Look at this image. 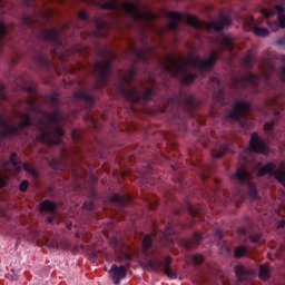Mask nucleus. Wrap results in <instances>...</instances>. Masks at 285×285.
<instances>
[{"label":"nucleus","instance_id":"obj_1","mask_svg":"<svg viewBox=\"0 0 285 285\" xmlns=\"http://www.w3.org/2000/svg\"><path fill=\"white\" fill-rule=\"evenodd\" d=\"M255 153L259 155H268V145L257 134H253L249 141V148L243 150L240 155L242 161L244 164L237 169L236 174L233 176L234 181H237L240 186L247 189L249 197L252 199H257V185L253 180V177H264L269 175V177H275L279 184L285 188V161H281L278 167L275 163H268L262 166V163L255 160Z\"/></svg>","mask_w":285,"mask_h":285},{"label":"nucleus","instance_id":"obj_2","mask_svg":"<svg viewBox=\"0 0 285 285\" xmlns=\"http://www.w3.org/2000/svg\"><path fill=\"white\" fill-rule=\"evenodd\" d=\"M217 59H219V51H213L206 59H200L199 57L184 59L181 57L167 56L166 62H161V66L167 75L177 77L181 83H193L197 79V73L190 70L208 72L217 63Z\"/></svg>","mask_w":285,"mask_h":285},{"label":"nucleus","instance_id":"obj_3","mask_svg":"<svg viewBox=\"0 0 285 285\" xmlns=\"http://www.w3.org/2000/svg\"><path fill=\"white\" fill-rule=\"evenodd\" d=\"M49 102L53 108L52 112H43L38 120L36 128L38 130V139L41 144L55 146L61 144V139H63V114L61 112V109L58 108L59 95H51Z\"/></svg>","mask_w":285,"mask_h":285},{"label":"nucleus","instance_id":"obj_4","mask_svg":"<svg viewBox=\"0 0 285 285\" xmlns=\"http://www.w3.org/2000/svg\"><path fill=\"white\" fill-rule=\"evenodd\" d=\"M39 112V107L35 101H30L29 111L21 115L20 122L10 125V120L4 116H0V135L1 137H19L26 131V128L32 126V115Z\"/></svg>","mask_w":285,"mask_h":285},{"label":"nucleus","instance_id":"obj_5","mask_svg":"<svg viewBox=\"0 0 285 285\" xmlns=\"http://www.w3.org/2000/svg\"><path fill=\"white\" fill-rule=\"evenodd\" d=\"M185 21L187 26L191 28L202 29L204 28L207 32H222L226 26H230V18L228 16L220 14L218 19L212 22H204L194 16H186Z\"/></svg>","mask_w":285,"mask_h":285},{"label":"nucleus","instance_id":"obj_6","mask_svg":"<svg viewBox=\"0 0 285 285\" xmlns=\"http://www.w3.org/2000/svg\"><path fill=\"white\" fill-rule=\"evenodd\" d=\"M261 14L266 19V26L275 32L279 28H285V3L276 4L272 9L262 8Z\"/></svg>","mask_w":285,"mask_h":285},{"label":"nucleus","instance_id":"obj_7","mask_svg":"<svg viewBox=\"0 0 285 285\" xmlns=\"http://www.w3.org/2000/svg\"><path fill=\"white\" fill-rule=\"evenodd\" d=\"M102 8L105 10H114V12H127L131 19H135V21H141V19H145L146 13H142L139 11V7H137V3L132 2H118L117 0H108L102 4Z\"/></svg>","mask_w":285,"mask_h":285},{"label":"nucleus","instance_id":"obj_8","mask_svg":"<svg viewBox=\"0 0 285 285\" xmlns=\"http://www.w3.org/2000/svg\"><path fill=\"white\" fill-rule=\"evenodd\" d=\"M250 112V104L242 100H236L233 110L228 114V119L238 121L243 128H250L252 122L246 115Z\"/></svg>","mask_w":285,"mask_h":285},{"label":"nucleus","instance_id":"obj_9","mask_svg":"<svg viewBox=\"0 0 285 285\" xmlns=\"http://www.w3.org/2000/svg\"><path fill=\"white\" fill-rule=\"evenodd\" d=\"M122 95L127 101L131 102L150 101L155 90L153 88L139 90L137 87L130 86L129 89L122 88Z\"/></svg>","mask_w":285,"mask_h":285},{"label":"nucleus","instance_id":"obj_10","mask_svg":"<svg viewBox=\"0 0 285 285\" xmlns=\"http://www.w3.org/2000/svg\"><path fill=\"white\" fill-rule=\"evenodd\" d=\"M173 258L167 256L164 261L159 258L149 259L147 266L150 268V271H163L165 275L169 277V279H177V273H175L173 267H170Z\"/></svg>","mask_w":285,"mask_h":285},{"label":"nucleus","instance_id":"obj_11","mask_svg":"<svg viewBox=\"0 0 285 285\" xmlns=\"http://www.w3.org/2000/svg\"><path fill=\"white\" fill-rule=\"evenodd\" d=\"M262 83V77L255 73H247L235 81L236 90H246L250 88L254 92H257V87Z\"/></svg>","mask_w":285,"mask_h":285},{"label":"nucleus","instance_id":"obj_12","mask_svg":"<svg viewBox=\"0 0 285 285\" xmlns=\"http://www.w3.org/2000/svg\"><path fill=\"white\" fill-rule=\"evenodd\" d=\"M173 235H175L173 224H167L164 232L155 229L154 239L159 242L161 246H168V244H173Z\"/></svg>","mask_w":285,"mask_h":285},{"label":"nucleus","instance_id":"obj_13","mask_svg":"<svg viewBox=\"0 0 285 285\" xmlns=\"http://www.w3.org/2000/svg\"><path fill=\"white\" fill-rule=\"evenodd\" d=\"M111 244L116 248V259L117 262H119V264H128V262H132V253L124 252V248L119 239L114 238L111 240Z\"/></svg>","mask_w":285,"mask_h":285},{"label":"nucleus","instance_id":"obj_14","mask_svg":"<svg viewBox=\"0 0 285 285\" xmlns=\"http://www.w3.org/2000/svg\"><path fill=\"white\" fill-rule=\"evenodd\" d=\"M95 70L97 72V75L99 76L100 86L101 87L108 86V77H109L110 70H111L110 62H106V63L96 62Z\"/></svg>","mask_w":285,"mask_h":285},{"label":"nucleus","instance_id":"obj_15","mask_svg":"<svg viewBox=\"0 0 285 285\" xmlns=\"http://www.w3.org/2000/svg\"><path fill=\"white\" fill-rule=\"evenodd\" d=\"M127 273H128V269L124 265L117 266L114 264L109 271V275L114 279L115 285H119L121 279L126 278Z\"/></svg>","mask_w":285,"mask_h":285},{"label":"nucleus","instance_id":"obj_16","mask_svg":"<svg viewBox=\"0 0 285 285\" xmlns=\"http://www.w3.org/2000/svg\"><path fill=\"white\" fill-rule=\"evenodd\" d=\"M12 169L14 170L16 175L21 173V160H19L17 154H11L9 161L4 163L3 165L4 173H10Z\"/></svg>","mask_w":285,"mask_h":285},{"label":"nucleus","instance_id":"obj_17","mask_svg":"<svg viewBox=\"0 0 285 285\" xmlns=\"http://www.w3.org/2000/svg\"><path fill=\"white\" fill-rule=\"evenodd\" d=\"M257 271L253 267L244 266L242 264L235 266V274L239 282L246 281L247 277H250V275H255Z\"/></svg>","mask_w":285,"mask_h":285},{"label":"nucleus","instance_id":"obj_18","mask_svg":"<svg viewBox=\"0 0 285 285\" xmlns=\"http://www.w3.org/2000/svg\"><path fill=\"white\" fill-rule=\"evenodd\" d=\"M43 37L46 41L55 43L56 46H61V30L57 28L46 29L43 31Z\"/></svg>","mask_w":285,"mask_h":285},{"label":"nucleus","instance_id":"obj_19","mask_svg":"<svg viewBox=\"0 0 285 285\" xmlns=\"http://www.w3.org/2000/svg\"><path fill=\"white\" fill-rule=\"evenodd\" d=\"M284 92L278 94L275 96L272 100L267 101V108L272 110L275 119H279V116L282 115V106H279L281 99H283Z\"/></svg>","mask_w":285,"mask_h":285},{"label":"nucleus","instance_id":"obj_20","mask_svg":"<svg viewBox=\"0 0 285 285\" xmlns=\"http://www.w3.org/2000/svg\"><path fill=\"white\" fill-rule=\"evenodd\" d=\"M248 23L256 37H268V35H271L268 29L264 28L262 22L255 20V18H249Z\"/></svg>","mask_w":285,"mask_h":285},{"label":"nucleus","instance_id":"obj_21","mask_svg":"<svg viewBox=\"0 0 285 285\" xmlns=\"http://www.w3.org/2000/svg\"><path fill=\"white\" fill-rule=\"evenodd\" d=\"M109 202L115 206H119V208H124V206L132 202V197L130 195L112 194L109 197Z\"/></svg>","mask_w":285,"mask_h":285},{"label":"nucleus","instance_id":"obj_22","mask_svg":"<svg viewBox=\"0 0 285 285\" xmlns=\"http://www.w3.org/2000/svg\"><path fill=\"white\" fill-rule=\"evenodd\" d=\"M75 98L78 99L79 101H82L86 108H88L89 110L90 108H92L95 104V98L90 94L83 90L76 92Z\"/></svg>","mask_w":285,"mask_h":285},{"label":"nucleus","instance_id":"obj_23","mask_svg":"<svg viewBox=\"0 0 285 285\" xmlns=\"http://www.w3.org/2000/svg\"><path fill=\"white\" fill-rule=\"evenodd\" d=\"M169 23L167 26L168 30L175 32L179 28V23L184 21V18L178 12H169L168 13Z\"/></svg>","mask_w":285,"mask_h":285},{"label":"nucleus","instance_id":"obj_24","mask_svg":"<svg viewBox=\"0 0 285 285\" xmlns=\"http://www.w3.org/2000/svg\"><path fill=\"white\" fill-rule=\"evenodd\" d=\"M66 159H68V151L63 149V154L61 156V159H53L51 160V168L53 170H66Z\"/></svg>","mask_w":285,"mask_h":285},{"label":"nucleus","instance_id":"obj_25","mask_svg":"<svg viewBox=\"0 0 285 285\" xmlns=\"http://www.w3.org/2000/svg\"><path fill=\"white\" fill-rule=\"evenodd\" d=\"M204 239V235L199 233H194L191 239H188L185 242V248L190 249V248H197L199 246V243Z\"/></svg>","mask_w":285,"mask_h":285},{"label":"nucleus","instance_id":"obj_26","mask_svg":"<svg viewBox=\"0 0 285 285\" xmlns=\"http://www.w3.org/2000/svg\"><path fill=\"white\" fill-rule=\"evenodd\" d=\"M39 208L42 213H49L50 215H55V213H57V205L50 200L40 203Z\"/></svg>","mask_w":285,"mask_h":285},{"label":"nucleus","instance_id":"obj_27","mask_svg":"<svg viewBox=\"0 0 285 285\" xmlns=\"http://www.w3.org/2000/svg\"><path fill=\"white\" fill-rule=\"evenodd\" d=\"M258 277L259 279H263V282H267V279H271V269L265 265H261Z\"/></svg>","mask_w":285,"mask_h":285},{"label":"nucleus","instance_id":"obj_28","mask_svg":"<svg viewBox=\"0 0 285 285\" xmlns=\"http://www.w3.org/2000/svg\"><path fill=\"white\" fill-rule=\"evenodd\" d=\"M228 150H229L228 145H223L219 149H214L212 151V155L213 157H215V159H220V157H224V155H226Z\"/></svg>","mask_w":285,"mask_h":285},{"label":"nucleus","instance_id":"obj_29","mask_svg":"<svg viewBox=\"0 0 285 285\" xmlns=\"http://www.w3.org/2000/svg\"><path fill=\"white\" fill-rule=\"evenodd\" d=\"M281 62H282V68L278 71V78L281 80V83L283 86V90H285V56L279 57Z\"/></svg>","mask_w":285,"mask_h":285},{"label":"nucleus","instance_id":"obj_30","mask_svg":"<svg viewBox=\"0 0 285 285\" xmlns=\"http://www.w3.org/2000/svg\"><path fill=\"white\" fill-rule=\"evenodd\" d=\"M220 43H222V46H223L226 50H229V52H230V50H233L234 43H233V39H232L230 37H228V36H222V37H220Z\"/></svg>","mask_w":285,"mask_h":285},{"label":"nucleus","instance_id":"obj_31","mask_svg":"<svg viewBox=\"0 0 285 285\" xmlns=\"http://www.w3.org/2000/svg\"><path fill=\"white\" fill-rule=\"evenodd\" d=\"M8 27L3 22H0V48L3 46L6 39H8Z\"/></svg>","mask_w":285,"mask_h":285},{"label":"nucleus","instance_id":"obj_32","mask_svg":"<svg viewBox=\"0 0 285 285\" xmlns=\"http://www.w3.org/2000/svg\"><path fill=\"white\" fill-rule=\"evenodd\" d=\"M150 246H153V236L147 235L142 239L144 253H148V250H150Z\"/></svg>","mask_w":285,"mask_h":285},{"label":"nucleus","instance_id":"obj_33","mask_svg":"<svg viewBox=\"0 0 285 285\" xmlns=\"http://www.w3.org/2000/svg\"><path fill=\"white\" fill-rule=\"evenodd\" d=\"M243 61L246 68H252L253 62L255 61V56H253V52L248 51Z\"/></svg>","mask_w":285,"mask_h":285},{"label":"nucleus","instance_id":"obj_34","mask_svg":"<svg viewBox=\"0 0 285 285\" xmlns=\"http://www.w3.org/2000/svg\"><path fill=\"white\" fill-rule=\"evenodd\" d=\"M23 169L27 173H29V175H32V177H39V173L37 171V169H35V167H32V165L30 163H24Z\"/></svg>","mask_w":285,"mask_h":285},{"label":"nucleus","instance_id":"obj_35","mask_svg":"<svg viewBox=\"0 0 285 285\" xmlns=\"http://www.w3.org/2000/svg\"><path fill=\"white\" fill-rule=\"evenodd\" d=\"M248 253V247L247 246H239V247H236L235 249V257L239 258V257H244L245 255H247Z\"/></svg>","mask_w":285,"mask_h":285},{"label":"nucleus","instance_id":"obj_36","mask_svg":"<svg viewBox=\"0 0 285 285\" xmlns=\"http://www.w3.org/2000/svg\"><path fill=\"white\" fill-rule=\"evenodd\" d=\"M271 73H263V78L265 79V83H271L273 81V72H275V67H269Z\"/></svg>","mask_w":285,"mask_h":285},{"label":"nucleus","instance_id":"obj_37","mask_svg":"<svg viewBox=\"0 0 285 285\" xmlns=\"http://www.w3.org/2000/svg\"><path fill=\"white\" fill-rule=\"evenodd\" d=\"M195 266H199V264H204V256L200 254H196L191 257Z\"/></svg>","mask_w":285,"mask_h":285},{"label":"nucleus","instance_id":"obj_38","mask_svg":"<svg viewBox=\"0 0 285 285\" xmlns=\"http://www.w3.org/2000/svg\"><path fill=\"white\" fill-rule=\"evenodd\" d=\"M199 171H200L203 179H206V177H208V173H210V168H208V166L202 165L199 167Z\"/></svg>","mask_w":285,"mask_h":285},{"label":"nucleus","instance_id":"obj_39","mask_svg":"<svg viewBox=\"0 0 285 285\" xmlns=\"http://www.w3.org/2000/svg\"><path fill=\"white\" fill-rule=\"evenodd\" d=\"M244 199H246V195L242 191H236L233 197L234 202H244Z\"/></svg>","mask_w":285,"mask_h":285},{"label":"nucleus","instance_id":"obj_40","mask_svg":"<svg viewBox=\"0 0 285 285\" xmlns=\"http://www.w3.org/2000/svg\"><path fill=\"white\" fill-rule=\"evenodd\" d=\"M185 102L189 108H195V98L193 96H187Z\"/></svg>","mask_w":285,"mask_h":285},{"label":"nucleus","instance_id":"obj_41","mask_svg":"<svg viewBox=\"0 0 285 285\" xmlns=\"http://www.w3.org/2000/svg\"><path fill=\"white\" fill-rule=\"evenodd\" d=\"M264 128H265V130H266V132H267L268 135H273V132H274V130H275V126H274L273 124H271V122H266V124L264 125Z\"/></svg>","mask_w":285,"mask_h":285},{"label":"nucleus","instance_id":"obj_42","mask_svg":"<svg viewBox=\"0 0 285 285\" xmlns=\"http://www.w3.org/2000/svg\"><path fill=\"white\" fill-rule=\"evenodd\" d=\"M53 247L55 248H63V250H66L67 248H70V245L68 243H63V242H56Z\"/></svg>","mask_w":285,"mask_h":285},{"label":"nucleus","instance_id":"obj_43","mask_svg":"<svg viewBox=\"0 0 285 285\" xmlns=\"http://www.w3.org/2000/svg\"><path fill=\"white\" fill-rule=\"evenodd\" d=\"M82 208L85 210H92V208H95V203L92 202H86L83 205H82Z\"/></svg>","mask_w":285,"mask_h":285},{"label":"nucleus","instance_id":"obj_44","mask_svg":"<svg viewBox=\"0 0 285 285\" xmlns=\"http://www.w3.org/2000/svg\"><path fill=\"white\" fill-rule=\"evenodd\" d=\"M259 239H261L259 234H252L249 236V240L252 242V244H257V242H259Z\"/></svg>","mask_w":285,"mask_h":285},{"label":"nucleus","instance_id":"obj_45","mask_svg":"<svg viewBox=\"0 0 285 285\" xmlns=\"http://www.w3.org/2000/svg\"><path fill=\"white\" fill-rule=\"evenodd\" d=\"M28 186H29L28 180L21 181V184H20V191L21 193H26V190H28Z\"/></svg>","mask_w":285,"mask_h":285},{"label":"nucleus","instance_id":"obj_46","mask_svg":"<svg viewBox=\"0 0 285 285\" xmlns=\"http://www.w3.org/2000/svg\"><path fill=\"white\" fill-rule=\"evenodd\" d=\"M71 137H72L73 141H79V139H80L79 131L72 130L71 131Z\"/></svg>","mask_w":285,"mask_h":285},{"label":"nucleus","instance_id":"obj_47","mask_svg":"<svg viewBox=\"0 0 285 285\" xmlns=\"http://www.w3.org/2000/svg\"><path fill=\"white\" fill-rule=\"evenodd\" d=\"M79 19H81L82 21H86V19H88V13L86 11H80L78 14Z\"/></svg>","mask_w":285,"mask_h":285},{"label":"nucleus","instance_id":"obj_48","mask_svg":"<svg viewBox=\"0 0 285 285\" xmlns=\"http://www.w3.org/2000/svg\"><path fill=\"white\" fill-rule=\"evenodd\" d=\"M216 237H217L218 239H222V237H224V233H223L222 230H217V232H216Z\"/></svg>","mask_w":285,"mask_h":285},{"label":"nucleus","instance_id":"obj_49","mask_svg":"<svg viewBox=\"0 0 285 285\" xmlns=\"http://www.w3.org/2000/svg\"><path fill=\"white\" fill-rule=\"evenodd\" d=\"M189 210L191 213V215H194V217H197V215H199V210H193L190 207H189Z\"/></svg>","mask_w":285,"mask_h":285},{"label":"nucleus","instance_id":"obj_50","mask_svg":"<svg viewBox=\"0 0 285 285\" xmlns=\"http://www.w3.org/2000/svg\"><path fill=\"white\" fill-rule=\"evenodd\" d=\"M6 186V179L0 177V188H3Z\"/></svg>","mask_w":285,"mask_h":285},{"label":"nucleus","instance_id":"obj_51","mask_svg":"<svg viewBox=\"0 0 285 285\" xmlns=\"http://www.w3.org/2000/svg\"><path fill=\"white\" fill-rule=\"evenodd\" d=\"M284 227H285V222L284 220H279L278 228H284Z\"/></svg>","mask_w":285,"mask_h":285},{"label":"nucleus","instance_id":"obj_52","mask_svg":"<svg viewBox=\"0 0 285 285\" xmlns=\"http://www.w3.org/2000/svg\"><path fill=\"white\" fill-rule=\"evenodd\" d=\"M48 222H49V224H52V222H55V217H53V216H50V217L48 218Z\"/></svg>","mask_w":285,"mask_h":285},{"label":"nucleus","instance_id":"obj_53","mask_svg":"<svg viewBox=\"0 0 285 285\" xmlns=\"http://www.w3.org/2000/svg\"><path fill=\"white\" fill-rule=\"evenodd\" d=\"M89 119H90L91 124H95V118L92 116H90Z\"/></svg>","mask_w":285,"mask_h":285},{"label":"nucleus","instance_id":"obj_54","mask_svg":"<svg viewBox=\"0 0 285 285\" xmlns=\"http://www.w3.org/2000/svg\"><path fill=\"white\" fill-rule=\"evenodd\" d=\"M135 76V70H131L130 71V77H134Z\"/></svg>","mask_w":285,"mask_h":285},{"label":"nucleus","instance_id":"obj_55","mask_svg":"<svg viewBox=\"0 0 285 285\" xmlns=\"http://www.w3.org/2000/svg\"><path fill=\"white\" fill-rule=\"evenodd\" d=\"M3 95V89L0 88V96Z\"/></svg>","mask_w":285,"mask_h":285},{"label":"nucleus","instance_id":"obj_56","mask_svg":"<svg viewBox=\"0 0 285 285\" xmlns=\"http://www.w3.org/2000/svg\"><path fill=\"white\" fill-rule=\"evenodd\" d=\"M173 170H175V165H171Z\"/></svg>","mask_w":285,"mask_h":285},{"label":"nucleus","instance_id":"obj_57","mask_svg":"<svg viewBox=\"0 0 285 285\" xmlns=\"http://www.w3.org/2000/svg\"><path fill=\"white\" fill-rule=\"evenodd\" d=\"M70 226H72L71 224L70 225H68V228H70Z\"/></svg>","mask_w":285,"mask_h":285}]
</instances>
